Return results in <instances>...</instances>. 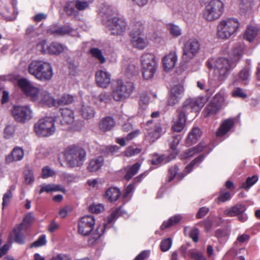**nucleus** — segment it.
I'll list each match as a JSON object with an SVG mask.
<instances>
[{
  "mask_svg": "<svg viewBox=\"0 0 260 260\" xmlns=\"http://www.w3.org/2000/svg\"><path fill=\"white\" fill-rule=\"evenodd\" d=\"M134 88L133 82L117 80L112 84L111 96L114 101H121L128 98Z\"/></svg>",
  "mask_w": 260,
  "mask_h": 260,
  "instance_id": "obj_3",
  "label": "nucleus"
},
{
  "mask_svg": "<svg viewBox=\"0 0 260 260\" xmlns=\"http://www.w3.org/2000/svg\"><path fill=\"white\" fill-rule=\"evenodd\" d=\"M178 118L174 121L172 129L176 132H180L184 128L186 123L185 112L181 109L178 110Z\"/></svg>",
  "mask_w": 260,
  "mask_h": 260,
  "instance_id": "obj_18",
  "label": "nucleus"
},
{
  "mask_svg": "<svg viewBox=\"0 0 260 260\" xmlns=\"http://www.w3.org/2000/svg\"><path fill=\"white\" fill-rule=\"evenodd\" d=\"M144 24L141 22H133L130 26V36L144 35Z\"/></svg>",
  "mask_w": 260,
  "mask_h": 260,
  "instance_id": "obj_35",
  "label": "nucleus"
},
{
  "mask_svg": "<svg viewBox=\"0 0 260 260\" xmlns=\"http://www.w3.org/2000/svg\"><path fill=\"white\" fill-rule=\"evenodd\" d=\"M67 49V47L58 42H52L49 45L48 54L59 55Z\"/></svg>",
  "mask_w": 260,
  "mask_h": 260,
  "instance_id": "obj_30",
  "label": "nucleus"
},
{
  "mask_svg": "<svg viewBox=\"0 0 260 260\" xmlns=\"http://www.w3.org/2000/svg\"><path fill=\"white\" fill-rule=\"evenodd\" d=\"M37 191L41 194L43 192L50 193L57 191H63L64 189L61 186L54 184H43L40 185Z\"/></svg>",
  "mask_w": 260,
  "mask_h": 260,
  "instance_id": "obj_22",
  "label": "nucleus"
},
{
  "mask_svg": "<svg viewBox=\"0 0 260 260\" xmlns=\"http://www.w3.org/2000/svg\"><path fill=\"white\" fill-rule=\"evenodd\" d=\"M73 29L69 26H64L62 27L53 25L50 26L48 29V32L55 36H63L71 33Z\"/></svg>",
  "mask_w": 260,
  "mask_h": 260,
  "instance_id": "obj_23",
  "label": "nucleus"
},
{
  "mask_svg": "<svg viewBox=\"0 0 260 260\" xmlns=\"http://www.w3.org/2000/svg\"><path fill=\"white\" fill-rule=\"evenodd\" d=\"M61 119L60 122L62 124H71L74 120V112L70 109L64 108L61 109Z\"/></svg>",
  "mask_w": 260,
  "mask_h": 260,
  "instance_id": "obj_26",
  "label": "nucleus"
},
{
  "mask_svg": "<svg viewBox=\"0 0 260 260\" xmlns=\"http://www.w3.org/2000/svg\"><path fill=\"white\" fill-rule=\"evenodd\" d=\"M189 253L190 256L196 260H206L205 257L201 252L191 250L189 252Z\"/></svg>",
  "mask_w": 260,
  "mask_h": 260,
  "instance_id": "obj_64",
  "label": "nucleus"
},
{
  "mask_svg": "<svg viewBox=\"0 0 260 260\" xmlns=\"http://www.w3.org/2000/svg\"><path fill=\"white\" fill-rule=\"evenodd\" d=\"M168 29L170 34L174 37H178L182 34V30L180 27L173 24L168 25Z\"/></svg>",
  "mask_w": 260,
  "mask_h": 260,
  "instance_id": "obj_47",
  "label": "nucleus"
},
{
  "mask_svg": "<svg viewBox=\"0 0 260 260\" xmlns=\"http://www.w3.org/2000/svg\"><path fill=\"white\" fill-rule=\"evenodd\" d=\"M104 164L103 156L95 157L90 159L87 166V170L90 172H95L100 170Z\"/></svg>",
  "mask_w": 260,
  "mask_h": 260,
  "instance_id": "obj_21",
  "label": "nucleus"
},
{
  "mask_svg": "<svg viewBox=\"0 0 260 260\" xmlns=\"http://www.w3.org/2000/svg\"><path fill=\"white\" fill-rule=\"evenodd\" d=\"M224 10L223 3L219 0H212L206 6L204 12V17L209 21L218 19L222 14Z\"/></svg>",
  "mask_w": 260,
  "mask_h": 260,
  "instance_id": "obj_7",
  "label": "nucleus"
},
{
  "mask_svg": "<svg viewBox=\"0 0 260 260\" xmlns=\"http://www.w3.org/2000/svg\"><path fill=\"white\" fill-rule=\"evenodd\" d=\"M240 22L236 18L227 17L221 19L217 26V36L221 39L226 40L234 36L239 30Z\"/></svg>",
  "mask_w": 260,
  "mask_h": 260,
  "instance_id": "obj_2",
  "label": "nucleus"
},
{
  "mask_svg": "<svg viewBox=\"0 0 260 260\" xmlns=\"http://www.w3.org/2000/svg\"><path fill=\"white\" fill-rule=\"evenodd\" d=\"M246 208V207L240 204H237L236 205L226 209L224 211V214L229 217H234L241 213H243Z\"/></svg>",
  "mask_w": 260,
  "mask_h": 260,
  "instance_id": "obj_24",
  "label": "nucleus"
},
{
  "mask_svg": "<svg viewBox=\"0 0 260 260\" xmlns=\"http://www.w3.org/2000/svg\"><path fill=\"white\" fill-rule=\"evenodd\" d=\"M53 75V68L51 64L48 61H45L35 78L40 81L46 82L50 80Z\"/></svg>",
  "mask_w": 260,
  "mask_h": 260,
  "instance_id": "obj_14",
  "label": "nucleus"
},
{
  "mask_svg": "<svg viewBox=\"0 0 260 260\" xmlns=\"http://www.w3.org/2000/svg\"><path fill=\"white\" fill-rule=\"evenodd\" d=\"M11 113L16 121L24 123L33 117V110L28 105L14 106Z\"/></svg>",
  "mask_w": 260,
  "mask_h": 260,
  "instance_id": "obj_9",
  "label": "nucleus"
},
{
  "mask_svg": "<svg viewBox=\"0 0 260 260\" xmlns=\"http://www.w3.org/2000/svg\"><path fill=\"white\" fill-rule=\"evenodd\" d=\"M141 150L138 148L129 147L124 151V155L127 157H132L140 153Z\"/></svg>",
  "mask_w": 260,
  "mask_h": 260,
  "instance_id": "obj_51",
  "label": "nucleus"
},
{
  "mask_svg": "<svg viewBox=\"0 0 260 260\" xmlns=\"http://www.w3.org/2000/svg\"><path fill=\"white\" fill-rule=\"evenodd\" d=\"M105 230V225H102L98 227L95 233L89 237L88 243L90 246L94 245L96 242L99 240L101 236L104 234Z\"/></svg>",
  "mask_w": 260,
  "mask_h": 260,
  "instance_id": "obj_33",
  "label": "nucleus"
},
{
  "mask_svg": "<svg viewBox=\"0 0 260 260\" xmlns=\"http://www.w3.org/2000/svg\"><path fill=\"white\" fill-rule=\"evenodd\" d=\"M44 62L45 61L43 60L35 59L32 60L28 66L27 71L28 73L35 78Z\"/></svg>",
  "mask_w": 260,
  "mask_h": 260,
  "instance_id": "obj_25",
  "label": "nucleus"
},
{
  "mask_svg": "<svg viewBox=\"0 0 260 260\" xmlns=\"http://www.w3.org/2000/svg\"><path fill=\"white\" fill-rule=\"evenodd\" d=\"M110 15L105 14L103 17L105 19H109V27L111 33L114 35H121L125 31L126 29V23L122 19L118 18H113L111 19H110Z\"/></svg>",
  "mask_w": 260,
  "mask_h": 260,
  "instance_id": "obj_12",
  "label": "nucleus"
},
{
  "mask_svg": "<svg viewBox=\"0 0 260 260\" xmlns=\"http://www.w3.org/2000/svg\"><path fill=\"white\" fill-rule=\"evenodd\" d=\"M84 2H81L79 0L75 1L77 11H82L88 8L89 3L91 1L89 0H84Z\"/></svg>",
  "mask_w": 260,
  "mask_h": 260,
  "instance_id": "obj_54",
  "label": "nucleus"
},
{
  "mask_svg": "<svg viewBox=\"0 0 260 260\" xmlns=\"http://www.w3.org/2000/svg\"><path fill=\"white\" fill-rule=\"evenodd\" d=\"M64 10L68 15H75L77 11L75 1L68 2L64 7Z\"/></svg>",
  "mask_w": 260,
  "mask_h": 260,
  "instance_id": "obj_43",
  "label": "nucleus"
},
{
  "mask_svg": "<svg viewBox=\"0 0 260 260\" xmlns=\"http://www.w3.org/2000/svg\"><path fill=\"white\" fill-rule=\"evenodd\" d=\"M232 95L234 97H238L245 99L247 97V94L243 91V89L237 87L232 92Z\"/></svg>",
  "mask_w": 260,
  "mask_h": 260,
  "instance_id": "obj_60",
  "label": "nucleus"
},
{
  "mask_svg": "<svg viewBox=\"0 0 260 260\" xmlns=\"http://www.w3.org/2000/svg\"><path fill=\"white\" fill-rule=\"evenodd\" d=\"M224 101V98L223 95L221 93H217L214 95L211 102L219 106V107L221 108Z\"/></svg>",
  "mask_w": 260,
  "mask_h": 260,
  "instance_id": "obj_52",
  "label": "nucleus"
},
{
  "mask_svg": "<svg viewBox=\"0 0 260 260\" xmlns=\"http://www.w3.org/2000/svg\"><path fill=\"white\" fill-rule=\"evenodd\" d=\"M17 83L19 88L31 101L49 107L54 106L55 99L48 91L35 86L25 78L19 79Z\"/></svg>",
  "mask_w": 260,
  "mask_h": 260,
  "instance_id": "obj_1",
  "label": "nucleus"
},
{
  "mask_svg": "<svg viewBox=\"0 0 260 260\" xmlns=\"http://www.w3.org/2000/svg\"><path fill=\"white\" fill-rule=\"evenodd\" d=\"M172 244L171 238H167L162 240L160 243V248L162 251H167L170 249Z\"/></svg>",
  "mask_w": 260,
  "mask_h": 260,
  "instance_id": "obj_53",
  "label": "nucleus"
},
{
  "mask_svg": "<svg viewBox=\"0 0 260 260\" xmlns=\"http://www.w3.org/2000/svg\"><path fill=\"white\" fill-rule=\"evenodd\" d=\"M253 4L254 0H240V6L243 9L251 8Z\"/></svg>",
  "mask_w": 260,
  "mask_h": 260,
  "instance_id": "obj_63",
  "label": "nucleus"
},
{
  "mask_svg": "<svg viewBox=\"0 0 260 260\" xmlns=\"http://www.w3.org/2000/svg\"><path fill=\"white\" fill-rule=\"evenodd\" d=\"M25 36L27 38L31 39L38 36V33L36 31L35 27L32 25L28 26L25 30Z\"/></svg>",
  "mask_w": 260,
  "mask_h": 260,
  "instance_id": "obj_56",
  "label": "nucleus"
},
{
  "mask_svg": "<svg viewBox=\"0 0 260 260\" xmlns=\"http://www.w3.org/2000/svg\"><path fill=\"white\" fill-rule=\"evenodd\" d=\"M141 63L143 77L146 80L151 79L157 68V61L155 55L150 53H143L141 57Z\"/></svg>",
  "mask_w": 260,
  "mask_h": 260,
  "instance_id": "obj_6",
  "label": "nucleus"
},
{
  "mask_svg": "<svg viewBox=\"0 0 260 260\" xmlns=\"http://www.w3.org/2000/svg\"><path fill=\"white\" fill-rule=\"evenodd\" d=\"M141 165L137 162L133 165L127 171L124 177L126 180H129L133 176L137 173L140 168Z\"/></svg>",
  "mask_w": 260,
  "mask_h": 260,
  "instance_id": "obj_44",
  "label": "nucleus"
},
{
  "mask_svg": "<svg viewBox=\"0 0 260 260\" xmlns=\"http://www.w3.org/2000/svg\"><path fill=\"white\" fill-rule=\"evenodd\" d=\"M120 194V191L118 188L110 187L107 190L104 197L108 201L113 202L117 200Z\"/></svg>",
  "mask_w": 260,
  "mask_h": 260,
  "instance_id": "obj_31",
  "label": "nucleus"
},
{
  "mask_svg": "<svg viewBox=\"0 0 260 260\" xmlns=\"http://www.w3.org/2000/svg\"><path fill=\"white\" fill-rule=\"evenodd\" d=\"M90 53L93 57L98 59L101 63L105 62L106 58L100 49L96 48H92L90 50Z\"/></svg>",
  "mask_w": 260,
  "mask_h": 260,
  "instance_id": "obj_45",
  "label": "nucleus"
},
{
  "mask_svg": "<svg viewBox=\"0 0 260 260\" xmlns=\"http://www.w3.org/2000/svg\"><path fill=\"white\" fill-rule=\"evenodd\" d=\"M201 132L198 127H193L189 133L186 141L187 143H195L201 137Z\"/></svg>",
  "mask_w": 260,
  "mask_h": 260,
  "instance_id": "obj_38",
  "label": "nucleus"
},
{
  "mask_svg": "<svg viewBox=\"0 0 260 260\" xmlns=\"http://www.w3.org/2000/svg\"><path fill=\"white\" fill-rule=\"evenodd\" d=\"M111 75L107 71L102 70H98L95 75V82L98 86L106 88L111 83Z\"/></svg>",
  "mask_w": 260,
  "mask_h": 260,
  "instance_id": "obj_16",
  "label": "nucleus"
},
{
  "mask_svg": "<svg viewBox=\"0 0 260 260\" xmlns=\"http://www.w3.org/2000/svg\"><path fill=\"white\" fill-rule=\"evenodd\" d=\"M103 205L101 204H92L89 207V210L92 213L99 214L104 211Z\"/></svg>",
  "mask_w": 260,
  "mask_h": 260,
  "instance_id": "obj_50",
  "label": "nucleus"
},
{
  "mask_svg": "<svg viewBox=\"0 0 260 260\" xmlns=\"http://www.w3.org/2000/svg\"><path fill=\"white\" fill-rule=\"evenodd\" d=\"M181 216L180 215H177L171 217L168 221H165L161 225V229L165 230L166 228L173 226L178 223L181 219Z\"/></svg>",
  "mask_w": 260,
  "mask_h": 260,
  "instance_id": "obj_40",
  "label": "nucleus"
},
{
  "mask_svg": "<svg viewBox=\"0 0 260 260\" xmlns=\"http://www.w3.org/2000/svg\"><path fill=\"white\" fill-rule=\"evenodd\" d=\"M149 98L145 94H142L140 98L139 101V107L142 110H144L146 108L147 105L149 104Z\"/></svg>",
  "mask_w": 260,
  "mask_h": 260,
  "instance_id": "obj_55",
  "label": "nucleus"
},
{
  "mask_svg": "<svg viewBox=\"0 0 260 260\" xmlns=\"http://www.w3.org/2000/svg\"><path fill=\"white\" fill-rule=\"evenodd\" d=\"M23 229V224H20L15 227L13 232L10 234V239L11 241L15 242L19 244L24 243V236L21 233Z\"/></svg>",
  "mask_w": 260,
  "mask_h": 260,
  "instance_id": "obj_20",
  "label": "nucleus"
},
{
  "mask_svg": "<svg viewBox=\"0 0 260 260\" xmlns=\"http://www.w3.org/2000/svg\"><path fill=\"white\" fill-rule=\"evenodd\" d=\"M184 88L181 84L173 86L170 90L168 105L173 106L179 103L183 95Z\"/></svg>",
  "mask_w": 260,
  "mask_h": 260,
  "instance_id": "obj_15",
  "label": "nucleus"
},
{
  "mask_svg": "<svg viewBox=\"0 0 260 260\" xmlns=\"http://www.w3.org/2000/svg\"><path fill=\"white\" fill-rule=\"evenodd\" d=\"M231 198V195L229 191L222 190L220 191V196L218 197V200L221 202H225L230 200Z\"/></svg>",
  "mask_w": 260,
  "mask_h": 260,
  "instance_id": "obj_57",
  "label": "nucleus"
},
{
  "mask_svg": "<svg viewBox=\"0 0 260 260\" xmlns=\"http://www.w3.org/2000/svg\"><path fill=\"white\" fill-rule=\"evenodd\" d=\"M79 112L81 116L86 119L93 118L95 115L94 108L84 103H82Z\"/></svg>",
  "mask_w": 260,
  "mask_h": 260,
  "instance_id": "obj_27",
  "label": "nucleus"
},
{
  "mask_svg": "<svg viewBox=\"0 0 260 260\" xmlns=\"http://www.w3.org/2000/svg\"><path fill=\"white\" fill-rule=\"evenodd\" d=\"M54 174V171L49 167H45L42 169V175L43 178H47L52 176Z\"/></svg>",
  "mask_w": 260,
  "mask_h": 260,
  "instance_id": "obj_62",
  "label": "nucleus"
},
{
  "mask_svg": "<svg viewBox=\"0 0 260 260\" xmlns=\"http://www.w3.org/2000/svg\"><path fill=\"white\" fill-rule=\"evenodd\" d=\"M175 156L176 155H170L169 158L166 160L165 159L164 155H159L157 154H154L152 156L151 161L153 165H157L161 162H168L171 158H174Z\"/></svg>",
  "mask_w": 260,
  "mask_h": 260,
  "instance_id": "obj_42",
  "label": "nucleus"
},
{
  "mask_svg": "<svg viewBox=\"0 0 260 260\" xmlns=\"http://www.w3.org/2000/svg\"><path fill=\"white\" fill-rule=\"evenodd\" d=\"M15 132V125L14 124H7L4 129V137L7 139H10L14 136Z\"/></svg>",
  "mask_w": 260,
  "mask_h": 260,
  "instance_id": "obj_41",
  "label": "nucleus"
},
{
  "mask_svg": "<svg viewBox=\"0 0 260 260\" xmlns=\"http://www.w3.org/2000/svg\"><path fill=\"white\" fill-rule=\"evenodd\" d=\"M177 61V55L175 52H171L162 59V62L164 70L169 71L175 66Z\"/></svg>",
  "mask_w": 260,
  "mask_h": 260,
  "instance_id": "obj_17",
  "label": "nucleus"
},
{
  "mask_svg": "<svg viewBox=\"0 0 260 260\" xmlns=\"http://www.w3.org/2000/svg\"><path fill=\"white\" fill-rule=\"evenodd\" d=\"M131 36V42L133 46L139 49H144L148 44L147 38L144 35H134Z\"/></svg>",
  "mask_w": 260,
  "mask_h": 260,
  "instance_id": "obj_19",
  "label": "nucleus"
},
{
  "mask_svg": "<svg viewBox=\"0 0 260 260\" xmlns=\"http://www.w3.org/2000/svg\"><path fill=\"white\" fill-rule=\"evenodd\" d=\"M220 109L221 108L219 107V106L210 102L204 110V117H208L210 115H214L218 112Z\"/></svg>",
  "mask_w": 260,
  "mask_h": 260,
  "instance_id": "obj_37",
  "label": "nucleus"
},
{
  "mask_svg": "<svg viewBox=\"0 0 260 260\" xmlns=\"http://www.w3.org/2000/svg\"><path fill=\"white\" fill-rule=\"evenodd\" d=\"M23 156V150L20 147H15L13 149L11 154L7 156L6 161L9 163L13 161H19L21 160Z\"/></svg>",
  "mask_w": 260,
  "mask_h": 260,
  "instance_id": "obj_28",
  "label": "nucleus"
},
{
  "mask_svg": "<svg viewBox=\"0 0 260 260\" xmlns=\"http://www.w3.org/2000/svg\"><path fill=\"white\" fill-rule=\"evenodd\" d=\"M257 31L258 29L256 27L250 26L247 28L244 38L249 42H251L256 36Z\"/></svg>",
  "mask_w": 260,
  "mask_h": 260,
  "instance_id": "obj_39",
  "label": "nucleus"
},
{
  "mask_svg": "<svg viewBox=\"0 0 260 260\" xmlns=\"http://www.w3.org/2000/svg\"><path fill=\"white\" fill-rule=\"evenodd\" d=\"M115 125V121L111 117H106L100 121L99 126L100 129L103 132L110 131Z\"/></svg>",
  "mask_w": 260,
  "mask_h": 260,
  "instance_id": "obj_29",
  "label": "nucleus"
},
{
  "mask_svg": "<svg viewBox=\"0 0 260 260\" xmlns=\"http://www.w3.org/2000/svg\"><path fill=\"white\" fill-rule=\"evenodd\" d=\"M74 100V96L70 94H64L57 100H55L54 106H60L71 104Z\"/></svg>",
  "mask_w": 260,
  "mask_h": 260,
  "instance_id": "obj_32",
  "label": "nucleus"
},
{
  "mask_svg": "<svg viewBox=\"0 0 260 260\" xmlns=\"http://www.w3.org/2000/svg\"><path fill=\"white\" fill-rule=\"evenodd\" d=\"M200 43L195 38H191L185 42L183 47L182 59L185 62L191 60L199 52Z\"/></svg>",
  "mask_w": 260,
  "mask_h": 260,
  "instance_id": "obj_10",
  "label": "nucleus"
},
{
  "mask_svg": "<svg viewBox=\"0 0 260 260\" xmlns=\"http://www.w3.org/2000/svg\"><path fill=\"white\" fill-rule=\"evenodd\" d=\"M233 124L234 121L232 119L225 120L219 128L217 132V135L219 137L224 135L231 128Z\"/></svg>",
  "mask_w": 260,
  "mask_h": 260,
  "instance_id": "obj_36",
  "label": "nucleus"
},
{
  "mask_svg": "<svg viewBox=\"0 0 260 260\" xmlns=\"http://www.w3.org/2000/svg\"><path fill=\"white\" fill-rule=\"evenodd\" d=\"M49 45L46 40H41L37 44V48L39 51L43 54H48Z\"/></svg>",
  "mask_w": 260,
  "mask_h": 260,
  "instance_id": "obj_48",
  "label": "nucleus"
},
{
  "mask_svg": "<svg viewBox=\"0 0 260 260\" xmlns=\"http://www.w3.org/2000/svg\"><path fill=\"white\" fill-rule=\"evenodd\" d=\"M208 64L210 68H214L216 73L218 74L219 78L221 80L228 76L232 67L230 61L225 57L217 58L214 61H209Z\"/></svg>",
  "mask_w": 260,
  "mask_h": 260,
  "instance_id": "obj_8",
  "label": "nucleus"
},
{
  "mask_svg": "<svg viewBox=\"0 0 260 260\" xmlns=\"http://www.w3.org/2000/svg\"><path fill=\"white\" fill-rule=\"evenodd\" d=\"M46 243V237L45 235H42L40 236L37 240L32 243L31 247H40L45 245Z\"/></svg>",
  "mask_w": 260,
  "mask_h": 260,
  "instance_id": "obj_58",
  "label": "nucleus"
},
{
  "mask_svg": "<svg viewBox=\"0 0 260 260\" xmlns=\"http://www.w3.org/2000/svg\"><path fill=\"white\" fill-rule=\"evenodd\" d=\"M120 213V210L119 209L113 211L108 217V222L109 223H112L118 217Z\"/></svg>",
  "mask_w": 260,
  "mask_h": 260,
  "instance_id": "obj_61",
  "label": "nucleus"
},
{
  "mask_svg": "<svg viewBox=\"0 0 260 260\" xmlns=\"http://www.w3.org/2000/svg\"><path fill=\"white\" fill-rule=\"evenodd\" d=\"M98 99L101 102L108 103L111 101V96L108 93L103 92L98 96Z\"/></svg>",
  "mask_w": 260,
  "mask_h": 260,
  "instance_id": "obj_59",
  "label": "nucleus"
},
{
  "mask_svg": "<svg viewBox=\"0 0 260 260\" xmlns=\"http://www.w3.org/2000/svg\"><path fill=\"white\" fill-rule=\"evenodd\" d=\"M162 128L160 124H157L154 126L152 129H149L147 137L152 142L159 138L161 133Z\"/></svg>",
  "mask_w": 260,
  "mask_h": 260,
  "instance_id": "obj_34",
  "label": "nucleus"
},
{
  "mask_svg": "<svg viewBox=\"0 0 260 260\" xmlns=\"http://www.w3.org/2000/svg\"><path fill=\"white\" fill-rule=\"evenodd\" d=\"M36 134L42 137H48L56 131L55 119L53 117H46L39 120L34 125Z\"/></svg>",
  "mask_w": 260,
  "mask_h": 260,
  "instance_id": "obj_4",
  "label": "nucleus"
},
{
  "mask_svg": "<svg viewBox=\"0 0 260 260\" xmlns=\"http://www.w3.org/2000/svg\"><path fill=\"white\" fill-rule=\"evenodd\" d=\"M208 100L209 98L207 96L188 98L184 101L180 109L185 113L190 109L192 111L199 112L208 102Z\"/></svg>",
  "mask_w": 260,
  "mask_h": 260,
  "instance_id": "obj_11",
  "label": "nucleus"
},
{
  "mask_svg": "<svg viewBox=\"0 0 260 260\" xmlns=\"http://www.w3.org/2000/svg\"><path fill=\"white\" fill-rule=\"evenodd\" d=\"M243 49L244 48L242 46L239 45L233 50L232 53V60L233 62L238 61L240 59L243 54Z\"/></svg>",
  "mask_w": 260,
  "mask_h": 260,
  "instance_id": "obj_46",
  "label": "nucleus"
},
{
  "mask_svg": "<svg viewBox=\"0 0 260 260\" xmlns=\"http://www.w3.org/2000/svg\"><path fill=\"white\" fill-rule=\"evenodd\" d=\"M258 180V176L254 175L251 177H248L246 182L242 185V187L247 189L253 185Z\"/></svg>",
  "mask_w": 260,
  "mask_h": 260,
  "instance_id": "obj_49",
  "label": "nucleus"
},
{
  "mask_svg": "<svg viewBox=\"0 0 260 260\" xmlns=\"http://www.w3.org/2000/svg\"><path fill=\"white\" fill-rule=\"evenodd\" d=\"M65 159L71 167L81 166L86 158V152L81 147H70L65 151Z\"/></svg>",
  "mask_w": 260,
  "mask_h": 260,
  "instance_id": "obj_5",
  "label": "nucleus"
},
{
  "mask_svg": "<svg viewBox=\"0 0 260 260\" xmlns=\"http://www.w3.org/2000/svg\"><path fill=\"white\" fill-rule=\"evenodd\" d=\"M95 220L93 216H85L81 218L78 223V232L83 236L88 235L93 230Z\"/></svg>",
  "mask_w": 260,
  "mask_h": 260,
  "instance_id": "obj_13",
  "label": "nucleus"
}]
</instances>
